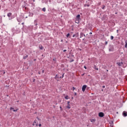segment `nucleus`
I'll list each match as a JSON object with an SVG mask.
<instances>
[{
	"mask_svg": "<svg viewBox=\"0 0 127 127\" xmlns=\"http://www.w3.org/2000/svg\"><path fill=\"white\" fill-rule=\"evenodd\" d=\"M86 88H87V86L86 85H83L82 87V91H83V92L84 91H86Z\"/></svg>",
	"mask_w": 127,
	"mask_h": 127,
	"instance_id": "20e7f679",
	"label": "nucleus"
},
{
	"mask_svg": "<svg viewBox=\"0 0 127 127\" xmlns=\"http://www.w3.org/2000/svg\"><path fill=\"white\" fill-rule=\"evenodd\" d=\"M33 126H36L37 127L38 126V123L37 122V120H35L32 125Z\"/></svg>",
	"mask_w": 127,
	"mask_h": 127,
	"instance_id": "f03ea898",
	"label": "nucleus"
},
{
	"mask_svg": "<svg viewBox=\"0 0 127 127\" xmlns=\"http://www.w3.org/2000/svg\"><path fill=\"white\" fill-rule=\"evenodd\" d=\"M65 109L70 110V109H71V105L70 104H67V106H66Z\"/></svg>",
	"mask_w": 127,
	"mask_h": 127,
	"instance_id": "423d86ee",
	"label": "nucleus"
},
{
	"mask_svg": "<svg viewBox=\"0 0 127 127\" xmlns=\"http://www.w3.org/2000/svg\"><path fill=\"white\" fill-rule=\"evenodd\" d=\"M64 98L65 99V100H68L69 99V96L68 95H66L64 97Z\"/></svg>",
	"mask_w": 127,
	"mask_h": 127,
	"instance_id": "f8f14e48",
	"label": "nucleus"
},
{
	"mask_svg": "<svg viewBox=\"0 0 127 127\" xmlns=\"http://www.w3.org/2000/svg\"><path fill=\"white\" fill-rule=\"evenodd\" d=\"M72 90H73V91H74V90H76V88L73 87H72Z\"/></svg>",
	"mask_w": 127,
	"mask_h": 127,
	"instance_id": "412c9836",
	"label": "nucleus"
},
{
	"mask_svg": "<svg viewBox=\"0 0 127 127\" xmlns=\"http://www.w3.org/2000/svg\"><path fill=\"white\" fill-rule=\"evenodd\" d=\"M116 13V14H117L118 13Z\"/></svg>",
	"mask_w": 127,
	"mask_h": 127,
	"instance_id": "37998d69",
	"label": "nucleus"
},
{
	"mask_svg": "<svg viewBox=\"0 0 127 127\" xmlns=\"http://www.w3.org/2000/svg\"><path fill=\"white\" fill-rule=\"evenodd\" d=\"M109 51L111 52V51H113V50H112L111 49H109Z\"/></svg>",
	"mask_w": 127,
	"mask_h": 127,
	"instance_id": "c85d7f7f",
	"label": "nucleus"
},
{
	"mask_svg": "<svg viewBox=\"0 0 127 127\" xmlns=\"http://www.w3.org/2000/svg\"><path fill=\"white\" fill-rule=\"evenodd\" d=\"M55 79H56V80H57V81H59L60 76L58 74H57L56 75Z\"/></svg>",
	"mask_w": 127,
	"mask_h": 127,
	"instance_id": "39448f33",
	"label": "nucleus"
},
{
	"mask_svg": "<svg viewBox=\"0 0 127 127\" xmlns=\"http://www.w3.org/2000/svg\"><path fill=\"white\" fill-rule=\"evenodd\" d=\"M17 103H18V101H17Z\"/></svg>",
	"mask_w": 127,
	"mask_h": 127,
	"instance_id": "49530a36",
	"label": "nucleus"
},
{
	"mask_svg": "<svg viewBox=\"0 0 127 127\" xmlns=\"http://www.w3.org/2000/svg\"><path fill=\"white\" fill-rule=\"evenodd\" d=\"M42 10L43 11H46V8L45 7L43 8Z\"/></svg>",
	"mask_w": 127,
	"mask_h": 127,
	"instance_id": "2eb2a0df",
	"label": "nucleus"
},
{
	"mask_svg": "<svg viewBox=\"0 0 127 127\" xmlns=\"http://www.w3.org/2000/svg\"><path fill=\"white\" fill-rule=\"evenodd\" d=\"M123 64H124V63H123V62L117 63V65H118V66H122V65H123Z\"/></svg>",
	"mask_w": 127,
	"mask_h": 127,
	"instance_id": "0eeeda50",
	"label": "nucleus"
},
{
	"mask_svg": "<svg viewBox=\"0 0 127 127\" xmlns=\"http://www.w3.org/2000/svg\"><path fill=\"white\" fill-rule=\"evenodd\" d=\"M84 68L85 69H87V67H86V66H84Z\"/></svg>",
	"mask_w": 127,
	"mask_h": 127,
	"instance_id": "2f4dec72",
	"label": "nucleus"
},
{
	"mask_svg": "<svg viewBox=\"0 0 127 127\" xmlns=\"http://www.w3.org/2000/svg\"><path fill=\"white\" fill-rule=\"evenodd\" d=\"M75 36L76 37V34L73 35L72 37H75Z\"/></svg>",
	"mask_w": 127,
	"mask_h": 127,
	"instance_id": "b1692460",
	"label": "nucleus"
},
{
	"mask_svg": "<svg viewBox=\"0 0 127 127\" xmlns=\"http://www.w3.org/2000/svg\"><path fill=\"white\" fill-rule=\"evenodd\" d=\"M96 69H97V70H99V69H98V68H96Z\"/></svg>",
	"mask_w": 127,
	"mask_h": 127,
	"instance_id": "79ce46f5",
	"label": "nucleus"
},
{
	"mask_svg": "<svg viewBox=\"0 0 127 127\" xmlns=\"http://www.w3.org/2000/svg\"><path fill=\"white\" fill-rule=\"evenodd\" d=\"M39 48L40 49V50H43V46L41 45H39Z\"/></svg>",
	"mask_w": 127,
	"mask_h": 127,
	"instance_id": "1a4fd4ad",
	"label": "nucleus"
},
{
	"mask_svg": "<svg viewBox=\"0 0 127 127\" xmlns=\"http://www.w3.org/2000/svg\"><path fill=\"white\" fill-rule=\"evenodd\" d=\"M37 119H38V120H39V119H38V117H37Z\"/></svg>",
	"mask_w": 127,
	"mask_h": 127,
	"instance_id": "a19ab883",
	"label": "nucleus"
},
{
	"mask_svg": "<svg viewBox=\"0 0 127 127\" xmlns=\"http://www.w3.org/2000/svg\"><path fill=\"white\" fill-rule=\"evenodd\" d=\"M105 116V115L104 114V113L103 112H100L99 113V117H100V118H103V117H104Z\"/></svg>",
	"mask_w": 127,
	"mask_h": 127,
	"instance_id": "7ed1b4c3",
	"label": "nucleus"
},
{
	"mask_svg": "<svg viewBox=\"0 0 127 127\" xmlns=\"http://www.w3.org/2000/svg\"><path fill=\"white\" fill-rule=\"evenodd\" d=\"M80 20H81V18H80V14H78L76 16V17L75 19V23H79Z\"/></svg>",
	"mask_w": 127,
	"mask_h": 127,
	"instance_id": "f257e3e1",
	"label": "nucleus"
},
{
	"mask_svg": "<svg viewBox=\"0 0 127 127\" xmlns=\"http://www.w3.org/2000/svg\"><path fill=\"white\" fill-rule=\"evenodd\" d=\"M75 37H78L79 36V33H77L76 34H75Z\"/></svg>",
	"mask_w": 127,
	"mask_h": 127,
	"instance_id": "dca6fc26",
	"label": "nucleus"
},
{
	"mask_svg": "<svg viewBox=\"0 0 127 127\" xmlns=\"http://www.w3.org/2000/svg\"><path fill=\"white\" fill-rule=\"evenodd\" d=\"M39 127H41V124H40L39 125Z\"/></svg>",
	"mask_w": 127,
	"mask_h": 127,
	"instance_id": "473e14b6",
	"label": "nucleus"
},
{
	"mask_svg": "<svg viewBox=\"0 0 127 127\" xmlns=\"http://www.w3.org/2000/svg\"><path fill=\"white\" fill-rule=\"evenodd\" d=\"M84 36H85V35H84V34L83 33H81L80 38H82V37H83Z\"/></svg>",
	"mask_w": 127,
	"mask_h": 127,
	"instance_id": "9b49d317",
	"label": "nucleus"
},
{
	"mask_svg": "<svg viewBox=\"0 0 127 127\" xmlns=\"http://www.w3.org/2000/svg\"><path fill=\"white\" fill-rule=\"evenodd\" d=\"M1 72H2L3 74H5V71H4V70H2Z\"/></svg>",
	"mask_w": 127,
	"mask_h": 127,
	"instance_id": "aec40b11",
	"label": "nucleus"
},
{
	"mask_svg": "<svg viewBox=\"0 0 127 127\" xmlns=\"http://www.w3.org/2000/svg\"><path fill=\"white\" fill-rule=\"evenodd\" d=\"M71 99H73V97H72V98H71Z\"/></svg>",
	"mask_w": 127,
	"mask_h": 127,
	"instance_id": "c03bdc74",
	"label": "nucleus"
},
{
	"mask_svg": "<svg viewBox=\"0 0 127 127\" xmlns=\"http://www.w3.org/2000/svg\"><path fill=\"white\" fill-rule=\"evenodd\" d=\"M74 95H75V96H77V93L75 92V93H74Z\"/></svg>",
	"mask_w": 127,
	"mask_h": 127,
	"instance_id": "bb28decb",
	"label": "nucleus"
},
{
	"mask_svg": "<svg viewBox=\"0 0 127 127\" xmlns=\"http://www.w3.org/2000/svg\"><path fill=\"white\" fill-rule=\"evenodd\" d=\"M105 44H106V45H107V44H108V42H106Z\"/></svg>",
	"mask_w": 127,
	"mask_h": 127,
	"instance_id": "c756f323",
	"label": "nucleus"
},
{
	"mask_svg": "<svg viewBox=\"0 0 127 127\" xmlns=\"http://www.w3.org/2000/svg\"><path fill=\"white\" fill-rule=\"evenodd\" d=\"M38 74H40V72H38Z\"/></svg>",
	"mask_w": 127,
	"mask_h": 127,
	"instance_id": "ea45409f",
	"label": "nucleus"
},
{
	"mask_svg": "<svg viewBox=\"0 0 127 127\" xmlns=\"http://www.w3.org/2000/svg\"><path fill=\"white\" fill-rule=\"evenodd\" d=\"M17 110H18V109L14 110H13V112H17Z\"/></svg>",
	"mask_w": 127,
	"mask_h": 127,
	"instance_id": "393cba45",
	"label": "nucleus"
},
{
	"mask_svg": "<svg viewBox=\"0 0 127 127\" xmlns=\"http://www.w3.org/2000/svg\"><path fill=\"white\" fill-rule=\"evenodd\" d=\"M55 60H56V59H53L54 61H55Z\"/></svg>",
	"mask_w": 127,
	"mask_h": 127,
	"instance_id": "f704fd0d",
	"label": "nucleus"
},
{
	"mask_svg": "<svg viewBox=\"0 0 127 127\" xmlns=\"http://www.w3.org/2000/svg\"><path fill=\"white\" fill-rule=\"evenodd\" d=\"M102 8L103 9L105 8V6H103V7Z\"/></svg>",
	"mask_w": 127,
	"mask_h": 127,
	"instance_id": "e433bc0d",
	"label": "nucleus"
},
{
	"mask_svg": "<svg viewBox=\"0 0 127 127\" xmlns=\"http://www.w3.org/2000/svg\"><path fill=\"white\" fill-rule=\"evenodd\" d=\"M111 40H113V39H114V36H111Z\"/></svg>",
	"mask_w": 127,
	"mask_h": 127,
	"instance_id": "6ab92c4d",
	"label": "nucleus"
},
{
	"mask_svg": "<svg viewBox=\"0 0 127 127\" xmlns=\"http://www.w3.org/2000/svg\"><path fill=\"white\" fill-rule=\"evenodd\" d=\"M12 13L11 12L8 13H7V16L9 17L11 15Z\"/></svg>",
	"mask_w": 127,
	"mask_h": 127,
	"instance_id": "4468645a",
	"label": "nucleus"
},
{
	"mask_svg": "<svg viewBox=\"0 0 127 127\" xmlns=\"http://www.w3.org/2000/svg\"><path fill=\"white\" fill-rule=\"evenodd\" d=\"M105 86H102V88H105Z\"/></svg>",
	"mask_w": 127,
	"mask_h": 127,
	"instance_id": "c9c22d12",
	"label": "nucleus"
},
{
	"mask_svg": "<svg viewBox=\"0 0 127 127\" xmlns=\"http://www.w3.org/2000/svg\"><path fill=\"white\" fill-rule=\"evenodd\" d=\"M64 73H63V75H62V78H64Z\"/></svg>",
	"mask_w": 127,
	"mask_h": 127,
	"instance_id": "a878e982",
	"label": "nucleus"
},
{
	"mask_svg": "<svg viewBox=\"0 0 127 127\" xmlns=\"http://www.w3.org/2000/svg\"><path fill=\"white\" fill-rule=\"evenodd\" d=\"M67 105H70V101H67Z\"/></svg>",
	"mask_w": 127,
	"mask_h": 127,
	"instance_id": "5701e85b",
	"label": "nucleus"
},
{
	"mask_svg": "<svg viewBox=\"0 0 127 127\" xmlns=\"http://www.w3.org/2000/svg\"><path fill=\"white\" fill-rule=\"evenodd\" d=\"M42 72V73H44V70H43Z\"/></svg>",
	"mask_w": 127,
	"mask_h": 127,
	"instance_id": "72a5a7b5",
	"label": "nucleus"
},
{
	"mask_svg": "<svg viewBox=\"0 0 127 127\" xmlns=\"http://www.w3.org/2000/svg\"><path fill=\"white\" fill-rule=\"evenodd\" d=\"M85 6H88V7H89V6H90V5H89V4L85 5Z\"/></svg>",
	"mask_w": 127,
	"mask_h": 127,
	"instance_id": "4be33fe9",
	"label": "nucleus"
},
{
	"mask_svg": "<svg viewBox=\"0 0 127 127\" xmlns=\"http://www.w3.org/2000/svg\"><path fill=\"white\" fill-rule=\"evenodd\" d=\"M26 58H28V55H26L23 57V59L25 60Z\"/></svg>",
	"mask_w": 127,
	"mask_h": 127,
	"instance_id": "ddd939ff",
	"label": "nucleus"
},
{
	"mask_svg": "<svg viewBox=\"0 0 127 127\" xmlns=\"http://www.w3.org/2000/svg\"><path fill=\"white\" fill-rule=\"evenodd\" d=\"M10 110H13V108H12V107H11L10 108Z\"/></svg>",
	"mask_w": 127,
	"mask_h": 127,
	"instance_id": "cd10ccee",
	"label": "nucleus"
},
{
	"mask_svg": "<svg viewBox=\"0 0 127 127\" xmlns=\"http://www.w3.org/2000/svg\"><path fill=\"white\" fill-rule=\"evenodd\" d=\"M66 51H67V50H64V52H66Z\"/></svg>",
	"mask_w": 127,
	"mask_h": 127,
	"instance_id": "7c9ffc66",
	"label": "nucleus"
},
{
	"mask_svg": "<svg viewBox=\"0 0 127 127\" xmlns=\"http://www.w3.org/2000/svg\"><path fill=\"white\" fill-rule=\"evenodd\" d=\"M89 34H92V32H90V33H89Z\"/></svg>",
	"mask_w": 127,
	"mask_h": 127,
	"instance_id": "58836bf2",
	"label": "nucleus"
},
{
	"mask_svg": "<svg viewBox=\"0 0 127 127\" xmlns=\"http://www.w3.org/2000/svg\"><path fill=\"white\" fill-rule=\"evenodd\" d=\"M36 60H34V61H35Z\"/></svg>",
	"mask_w": 127,
	"mask_h": 127,
	"instance_id": "a18cd8bd",
	"label": "nucleus"
},
{
	"mask_svg": "<svg viewBox=\"0 0 127 127\" xmlns=\"http://www.w3.org/2000/svg\"><path fill=\"white\" fill-rule=\"evenodd\" d=\"M69 36H70V34H69V33H68V34L66 35V37H67V38H68V37H69Z\"/></svg>",
	"mask_w": 127,
	"mask_h": 127,
	"instance_id": "f3484780",
	"label": "nucleus"
},
{
	"mask_svg": "<svg viewBox=\"0 0 127 127\" xmlns=\"http://www.w3.org/2000/svg\"><path fill=\"white\" fill-rule=\"evenodd\" d=\"M60 108L61 109V112H62V111H63V108H62V107L60 106Z\"/></svg>",
	"mask_w": 127,
	"mask_h": 127,
	"instance_id": "a211bd4d",
	"label": "nucleus"
},
{
	"mask_svg": "<svg viewBox=\"0 0 127 127\" xmlns=\"http://www.w3.org/2000/svg\"><path fill=\"white\" fill-rule=\"evenodd\" d=\"M62 78V76H60V78Z\"/></svg>",
	"mask_w": 127,
	"mask_h": 127,
	"instance_id": "4c0bfd02",
	"label": "nucleus"
},
{
	"mask_svg": "<svg viewBox=\"0 0 127 127\" xmlns=\"http://www.w3.org/2000/svg\"><path fill=\"white\" fill-rule=\"evenodd\" d=\"M90 122H91V123H95L96 122V119H91Z\"/></svg>",
	"mask_w": 127,
	"mask_h": 127,
	"instance_id": "9d476101",
	"label": "nucleus"
},
{
	"mask_svg": "<svg viewBox=\"0 0 127 127\" xmlns=\"http://www.w3.org/2000/svg\"><path fill=\"white\" fill-rule=\"evenodd\" d=\"M123 115L124 117H127V112L126 111L123 112Z\"/></svg>",
	"mask_w": 127,
	"mask_h": 127,
	"instance_id": "6e6552de",
	"label": "nucleus"
}]
</instances>
